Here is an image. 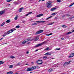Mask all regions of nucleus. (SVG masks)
Returning a JSON list of instances; mask_svg holds the SVG:
<instances>
[{
    "label": "nucleus",
    "instance_id": "48",
    "mask_svg": "<svg viewBox=\"0 0 74 74\" xmlns=\"http://www.w3.org/2000/svg\"><path fill=\"white\" fill-rule=\"evenodd\" d=\"M61 39L62 40H63L64 39L63 38H61Z\"/></svg>",
    "mask_w": 74,
    "mask_h": 74
},
{
    "label": "nucleus",
    "instance_id": "38",
    "mask_svg": "<svg viewBox=\"0 0 74 74\" xmlns=\"http://www.w3.org/2000/svg\"><path fill=\"white\" fill-rule=\"evenodd\" d=\"M52 17V16H51L50 17H48V18H46V19H47V20H48V19H49V18H51Z\"/></svg>",
    "mask_w": 74,
    "mask_h": 74
},
{
    "label": "nucleus",
    "instance_id": "43",
    "mask_svg": "<svg viewBox=\"0 0 74 74\" xmlns=\"http://www.w3.org/2000/svg\"><path fill=\"white\" fill-rule=\"evenodd\" d=\"M57 2H60L61 1L60 0H57Z\"/></svg>",
    "mask_w": 74,
    "mask_h": 74
},
{
    "label": "nucleus",
    "instance_id": "2",
    "mask_svg": "<svg viewBox=\"0 0 74 74\" xmlns=\"http://www.w3.org/2000/svg\"><path fill=\"white\" fill-rule=\"evenodd\" d=\"M36 68V66H33L32 67V68H28L27 69V71H32L34 69H35Z\"/></svg>",
    "mask_w": 74,
    "mask_h": 74
},
{
    "label": "nucleus",
    "instance_id": "10",
    "mask_svg": "<svg viewBox=\"0 0 74 74\" xmlns=\"http://www.w3.org/2000/svg\"><path fill=\"white\" fill-rule=\"evenodd\" d=\"M45 55L46 56H47L48 55L51 56V53H49V52H47L45 54Z\"/></svg>",
    "mask_w": 74,
    "mask_h": 74
},
{
    "label": "nucleus",
    "instance_id": "63",
    "mask_svg": "<svg viewBox=\"0 0 74 74\" xmlns=\"http://www.w3.org/2000/svg\"><path fill=\"white\" fill-rule=\"evenodd\" d=\"M25 18V17H23L22 18Z\"/></svg>",
    "mask_w": 74,
    "mask_h": 74
},
{
    "label": "nucleus",
    "instance_id": "21",
    "mask_svg": "<svg viewBox=\"0 0 74 74\" xmlns=\"http://www.w3.org/2000/svg\"><path fill=\"white\" fill-rule=\"evenodd\" d=\"M28 42L27 41H24L22 42V43L23 44H25V43H26V42Z\"/></svg>",
    "mask_w": 74,
    "mask_h": 74
},
{
    "label": "nucleus",
    "instance_id": "54",
    "mask_svg": "<svg viewBox=\"0 0 74 74\" xmlns=\"http://www.w3.org/2000/svg\"><path fill=\"white\" fill-rule=\"evenodd\" d=\"M71 54H72V55H73V56H74V53H71Z\"/></svg>",
    "mask_w": 74,
    "mask_h": 74
},
{
    "label": "nucleus",
    "instance_id": "7",
    "mask_svg": "<svg viewBox=\"0 0 74 74\" xmlns=\"http://www.w3.org/2000/svg\"><path fill=\"white\" fill-rule=\"evenodd\" d=\"M71 62V61H69L68 62H66L64 64L63 66H64L67 65H68Z\"/></svg>",
    "mask_w": 74,
    "mask_h": 74
},
{
    "label": "nucleus",
    "instance_id": "57",
    "mask_svg": "<svg viewBox=\"0 0 74 74\" xmlns=\"http://www.w3.org/2000/svg\"><path fill=\"white\" fill-rule=\"evenodd\" d=\"M52 60H54V59H55V58H52Z\"/></svg>",
    "mask_w": 74,
    "mask_h": 74
},
{
    "label": "nucleus",
    "instance_id": "6",
    "mask_svg": "<svg viewBox=\"0 0 74 74\" xmlns=\"http://www.w3.org/2000/svg\"><path fill=\"white\" fill-rule=\"evenodd\" d=\"M37 63L39 65L42 64V60H39L37 61Z\"/></svg>",
    "mask_w": 74,
    "mask_h": 74
},
{
    "label": "nucleus",
    "instance_id": "53",
    "mask_svg": "<svg viewBox=\"0 0 74 74\" xmlns=\"http://www.w3.org/2000/svg\"><path fill=\"white\" fill-rule=\"evenodd\" d=\"M52 34H53L52 33H51L50 34H49V35H52Z\"/></svg>",
    "mask_w": 74,
    "mask_h": 74
},
{
    "label": "nucleus",
    "instance_id": "49",
    "mask_svg": "<svg viewBox=\"0 0 74 74\" xmlns=\"http://www.w3.org/2000/svg\"><path fill=\"white\" fill-rule=\"evenodd\" d=\"M65 16H64H64H62V18H64V17H65Z\"/></svg>",
    "mask_w": 74,
    "mask_h": 74
},
{
    "label": "nucleus",
    "instance_id": "30",
    "mask_svg": "<svg viewBox=\"0 0 74 74\" xmlns=\"http://www.w3.org/2000/svg\"><path fill=\"white\" fill-rule=\"evenodd\" d=\"M60 48H56L55 49V50L57 51V50H60Z\"/></svg>",
    "mask_w": 74,
    "mask_h": 74
},
{
    "label": "nucleus",
    "instance_id": "41",
    "mask_svg": "<svg viewBox=\"0 0 74 74\" xmlns=\"http://www.w3.org/2000/svg\"><path fill=\"white\" fill-rule=\"evenodd\" d=\"M73 4L71 3V5L69 6V7H71V6H72Z\"/></svg>",
    "mask_w": 74,
    "mask_h": 74
},
{
    "label": "nucleus",
    "instance_id": "62",
    "mask_svg": "<svg viewBox=\"0 0 74 74\" xmlns=\"http://www.w3.org/2000/svg\"><path fill=\"white\" fill-rule=\"evenodd\" d=\"M16 4H17V5H18V3H16Z\"/></svg>",
    "mask_w": 74,
    "mask_h": 74
},
{
    "label": "nucleus",
    "instance_id": "34",
    "mask_svg": "<svg viewBox=\"0 0 74 74\" xmlns=\"http://www.w3.org/2000/svg\"><path fill=\"white\" fill-rule=\"evenodd\" d=\"M45 22V21H40V23H44Z\"/></svg>",
    "mask_w": 74,
    "mask_h": 74
},
{
    "label": "nucleus",
    "instance_id": "64",
    "mask_svg": "<svg viewBox=\"0 0 74 74\" xmlns=\"http://www.w3.org/2000/svg\"><path fill=\"white\" fill-rule=\"evenodd\" d=\"M7 44V43H4V44Z\"/></svg>",
    "mask_w": 74,
    "mask_h": 74
},
{
    "label": "nucleus",
    "instance_id": "44",
    "mask_svg": "<svg viewBox=\"0 0 74 74\" xmlns=\"http://www.w3.org/2000/svg\"><path fill=\"white\" fill-rule=\"evenodd\" d=\"M70 56H72V57H73V56H73V55L72 54H71Z\"/></svg>",
    "mask_w": 74,
    "mask_h": 74
},
{
    "label": "nucleus",
    "instance_id": "8",
    "mask_svg": "<svg viewBox=\"0 0 74 74\" xmlns=\"http://www.w3.org/2000/svg\"><path fill=\"white\" fill-rule=\"evenodd\" d=\"M43 15V14H38V15H37V16H36V17H40L42 16Z\"/></svg>",
    "mask_w": 74,
    "mask_h": 74
},
{
    "label": "nucleus",
    "instance_id": "22",
    "mask_svg": "<svg viewBox=\"0 0 74 74\" xmlns=\"http://www.w3.org/2000/svg\"><path fill=\"white\" fill-rule=\"evenodd\" d=\"M21 64V63L20 62H19L17 64H16V66H18L19 65H20Z\"/></svg>",
    "mask_w": 74,
    "mask_h": 74
},
{
    "label": "nucleus",
    "instance_id": "33",
    "mask_svg": "<svg viewBox=\"0 0 74 74\" xmlns=\"http://www.w3.org/2000/svg\"><path fill=\"white\" fill-rule=\"evenodd\" d=\"M71 15H70L69 14H66V16H71Z\"/></svg>",
    "mask_w": 74,
    "mask_h": 74
},
{
    "label": "nucleus",
    "instance_id": "50",
    "mask_svg": "<svg viewBox=\"0 0 74 74\" xmlns=\"http://www.w3.org/2000/svg\"><path fill=\"white\" fill-rule=\"evenodd\" d=\"M38 50H39V49L36 50H35V52H37V51Z\"/></svg>",
    "mask_w": 74,
    "mask_h": 74
},
{
    "label": "nucleus",
    "instance_id": "25",
    "mask_svg": "<svg viewBox=\"0 0 74 74\" xmlns=\"http://www.w3.org/2000/svg\"><path fill=\"white\" fill-rule=\"evenodd\" d=\"M5 23V22H3V23L1 25V26H3L4 25Z\"/></svg>",
    "mask_w": 74,
    "mask_h": 74
},
{
    "label": "nucleus",
    "instance_id": "9",
    "mask_svg": "<svg viewBox=\"0 0 74 74\" xmlns=\"http://www.w3.org/2000/svg\"><path fill=\"white\" fill-rule=\"evenodd\" d=\"M56 8H51V11H55V10H56Z\"/></svg>",
    "mask_w": 74,
    "mask_h": 74
},
{
    "label": "nucleus",
    "instance_id": "13",
    "mask_svg": "<svg viewBox=\"0 0 74 74\" xmlns=\"http://www.w3.org/2000/svg\"><path fill=\"white\" fill-rule=\"evenodd\" d=\"M24 9L23 8H20L18 10L19 12H21V11H22V9Z\"/></svg>",
    "mask_w": 74,
    "mask_h": 74
},
{
    "label": "nucleus",
    "instance_id": "29",
    "mask_svg": "<svg viewBox=\"0 0 74 74\" xmlns=\"http://www.w3.org/2000/svg\"><path fill=\"white\" fill-rule=\"evenodd\" d=\"M7 23H10V20H8L6 21Z\"/></svg>",
    "mask_w": 74,
    "mask_h": 74
},
{
    "label": "nucleus",
    "instance_id": "12",
    "mask_svg": "<svg viewBox=\"0 0 74 74\" xmlns=\"http://www.w3.org/2000/svg\"><path fill=\"white\" fill-rule=\"evenodd\" d=\"M34 40V39H31V38H29V39H27V41H32Z\"/></svg>",
    "mask_w": 74,
    "mask_h": 74
},
{
    "label": "nucleus",
    "instance_id": "27",
    "mask_svg": "<svg viewBox=\"0 0 74 74\" xmlns=\"http://www.w3.org/2000/svg\"><path fill=\"white\" fill-rule=\"evenodd\" d=\"M13 67V65H10V69L12 68Z\"/></svg>",
    "mask_w": 74,
    "mask_h": 74
},
{
    "label": "nucleus",
    "instance_id": "52",
    "mask_svg": "<svg viewBox=\"0 0 74 74\" xmlns=\"http://www.w3.org/2000/svg\"><path fill=\"white\" fill-rule=\"evenodd\" d=\"M3 39V38H1L0 39V41L1 40Z\"/></svg>",
    "mask_w": 74,
    "mask_h": 74
},
{
    "label": "nucleus",
    "instance_id": "15",
    "mask_svg": "<svg viewBox=\"0 0 74 74\" xmlns=\"http://www.w3.org/2000/svg\"><path fill=\"white\" fill-rule=\"evenodd\" d=\"M38 40H39V37H35V41H37Z\"/></svg>",
    "mask_w": 74,
    "mask_h": 74
},
{
    "label": "nucleus",
    "instance_id": "24",
    "mask_svg": "<svg viewBox=\"0 0 74 74\" xmlns=\"http://www.w3.org/2000/svg\"><path fill=\"white\" fill-rule=\"evenodd\" d=\"M20 26L19 25H17L16 26V28H20Z\"/></svg>",
    "mask_w": 74,
    "mask_h": 74
},
{
    "label": "nucleus",
    "instance_id": "23",
    "mask_svg": "<svg viewBox=\"0 0 74 74\" xmlns=\"http://www.w3.org/2000/svg\"><path fill=\"white\" fill-rule=\"evenodd\" d=\"M3 63H4V62H3V61H0V65H1L3 64Z\"/></svg>",
    "mask_w": 74,
    "mask_h": 74
},
{
    "label": "nucleus",
    "instance_id": "42",
    "mask_svg": "<svg viewBox=\"0 0 74 74\" xmlns=\"http://www.w3.org/2000/svg\"><path fill=\"white\" fill-rule=\"evenodd\" d=\"M73 57V56H71V55L68 57L69 58H72Z\"/></svg>",
    "mask_w": 74,
    "mask_h": 74
},
{
    "label": "nucleus",
    "instance_id": "16",
    "mask_svg": "<svg viewBox=\"0 0 74 74\" xmlns=\"http://www.w3.org/2000/svg\"><path fill=\"white\" fill-rule=\"evenodd\" d=\"M18 17V15H16V16L15 17L14 20L15 21L17 19Z\"/></svg>",
    "mask_w": 74,
    "mask_h": 74
},
{
    "label": "nucleus",
    "instance_id": "28",
    "mask_svg": "<svg viewBox=\"0 0 74 74\" xmlns=\"http://www.w3.org/2000/svg\"><path fill=\"white\" fill-rule=\"evenodd\" d=\"M37 25V24L36 23H34L32 24V26H33V25Z\"/></svg>",
    "mask_w": 74,
    "mask_h": 74
},
{
    "label": "nucleus",
    "instance_id": "56",
    "mask_svg": "<svg viewBox=\"0 0 74 74\" xmlns=\"http://www.w3.org/2000/svg\"><path fill=\"white\" fill-rule=\"evenodd\" d=\"M72 32H74V29L73 30H72Z\"/></svg>",
    "mask_w": 74,
    "mask_h": 74
},
{
    "label": "nucleus",
    "instance_id": "26",
    "mask_svg": "<svg viewBox=\"0 0 74 74\" xmlns=\"http://www.w3.org/2000/svg\"><path fill=\"white\" fill-rule=\"evenodd\" d=\"M57 13H52V14H51L52 15H55L56 14H57Z\"/></svg>",
    "mask_w": 74,
    "mask_h": 74
},
{
    "label": "nucleus",
    "instance_id": "4",
    "mask_svg": "<svg viewBox=\"0 0 74 74\" xmlns=\"http://www.w3.org/2000/svg\"><path fill=\"white\" fill-rule=\"evenodd\" d=\"M10 34V30H8V32H5L3 35V37H5L7 35H8L9 34Z\"/></svg>",
    "mask_w": 74,
    "mask_h": 74
},
{
    "label": "nucleus",
    "instance_id": "17",
    "mask_svg": "<svg viewBox=\"0 0 74 74\" xmlns=\"http://www.w3.org/2000/svg\"><path fill=\"white\" fill-rule=\"evenodd\" d=\"M53 71V69H49V70H48V72H51L52 71Z\"/></svg>",
    "mask_w": 74,
    "mask_h": 74
},
{
    "label": "nucleus",
    "instance_id": "58",
    "mask_svg": "<svg viewBox=\"0 0 74 74\" xmlns=\"http://www.w3.org/2000/svg\"><path fill=\"white\" fill-rule=\"evenodd\" d=\"M25 65H29V64H25Z\"/></svg>",
    "mask_w": 74,
    "mask_h": 74
},
{
    "label": "nucleus",
    "instance_id": "47",
    "mask_svg": "<svg viewBox=\"0 0 74 74\" xmlns=\"http://www.w3.org/2000/svg\"><path fill=\"white\" fill-rule=\"evenodd\" d=\"M7 74H10V72H8L7 73Z\"/></svg>",
    "mask_w": 74,
    "mask_h": 74
},
{
    "label": "nucleus",
    "instance_id": "18",
    "mask_svg": "<svg viewBox=\"0 0 74 74\" xmlns=\"http://www.w3.org/2000/svg\"><path fill=\"white\" fill-rule=\"evenodd\" d=\"M55 23V22H53L52 23H49L47 24V25H53V23Z\"/></svg>",
    "mask_w": 74,
    "mask_h": 74
},
{
    "label": "nucleus",
    "instance_id": "35",
    "mask_svg": "<svg viewBox=\"0 0 74 74\" xmlns=\"http://www.w3.org/2000/svg\"><path fill=\"white\" fill-rule=\"evenodd\" d=\"M73 18H74V16L73 17H71L70 18H69V19H72Z\"/></svg>",
    "mask_w": 74,
    "mask_h": 74
},
{
    "label": "nucleus",
    "instance_id": "5",
    "mask_svg": "<svg viewBox=\"0 0 74 74\" xmlns=\"http://www.w3.org/2000/svg\"><path fill=\"white\" fill-rule=\"evenodd\" d=\"M43 32V30H40L38 31L37 32L35 33V35H37L41 33H42Z\"/></svg>",
    "mask_w": 74,
    "mask_h": 74
},
{
    "label": "nucleus",
    "instance_id": "31",
    "mask_svg": "<svg viewBox=\"0 0 74 74\" xmlns=\"http://www.w3.org/2000/svg\"><path fill=\"white\" fill-rule=\"evenodd\" d=\"M71 33V32H68L67 33V34H70Z\"/></svg>",
    "mask_w": 74,
    "mask_h": 74
},
{
    "label": "nucleus",
    "instance_id": "45",
    "mask_svg": "<svg viewBox=\"0 0 74 74\" xmlns=\"http://www.w3.org/2000/svg\"><path fill=\"white\" fill-rule=\"evenodd\" d=\"M10 2V0H7V2Z\"/></svg>",
    "mask_w": 74,
    "mask_h": 74
},
{
    "label": "nucleus",
    "instance_id": "37",
    "mask_svg": "<svg viewBox=\"0 0 74 74\" xmlns=\"http://www.w3.org/2000/svg\"><path fill=\"white\" fill-rule=\"evenodd\" d=\"M13 74V72L12 71H10V74Z\"/></svg>",
    "mask_w": 74,
    "mask_h": 74
},
{
    "label": "nucleus",
    "instance_id": "61",
    "mask_svg": "<svg viewBox=\"0 0 74 74\" xmlns=\"http://www.w3.org/2000/svg\"><path fill=\"white\" fill-rule=\"evenodd\" d=\"M14 30H16V29H14Z\"/></svg>",
    "mask_w": 74,
    "mask_h": 74
},
{
    "label": "nucleus",
    "instance_id": "55",
    "mask_svg": "<svg viewBox=\"0 0 74 74\" xmlns=\"http://www.w3.org/2000/svg\"><path fill=\"white\" fill-rule=\"evenodd\" d=\"M22 22H23V23H25V21H23Z\"/></svg>",
    "mask_w": 74,
    "mask_h": 74
},
{
    "label": "nucleus",
    "instance_id": "59",
    "mask_svg": "<svg viewBox=\"0 0 74 74\" xmlns=\"http://www.w3.org/2000/svg\"><path fill=\"white\" fill-rule=\"evenodd\" d=\"M42 1V0H39V1L40 2V1Z\"/></svg>",
    "mask_w": 74,
    "mask_h": 74
},
{
    "label": "nucleus",
    "instance_id": "46",
    "mask_svg": "<svg viewBox=\"0 0 74 74\" xmlns=\"http://www.w3.org/2000/svg\"><path fill=\"white\" fill-rule=\"evenodd\" d=\"M46 36H49L50 35L49 34H47L46 35Z\"/></svg>",
    "mask_w": 74,
    "mask_h": 74
},
{
    "label": "nucleus",
    "instance_id": "36",
    "mask_svg": "<svg viewBox=\"0 0 74 74\" xmlns=\"http://www.w3.org/2000/svg\"><path fill=\"white\" fill-rule=\"evenodd\" d=\"M14 58H15V57H14V56H12L11 57H10V58H11L12 59H13Z\"/></svg>",
    "mask_w": 74,
    "mask_h": 74
},
{
    "label": "nucleus",
    "instance_id": "20",
    "mask_svg": "<svg viewBox=\"0 0 74 74\" xmlns=\"http://www.w3.org/2000/svg\"><path fill=\"white\" fill-rule=\"evenodd\" d=\"M47 58V56H44L43 58V59L44 60H46Z\"/></svg>",
    "mask_w": 74,
    "mask_h": 74
},
{
    "label": "nucleus",
    "instance_id": "1",
    "mask_svg": "<svg viewBox=\"0 0 74 74\" xmlns=\"http://www.w3.org/2000/svg\"><path fill=\"white\" fill-rule=\"evenodd\" d=\"M47 8H51L52 6V2L51 1H48L47 4Z\"/></svg>",
    "mask_w": 74,
    "mask_h": 74
},
{
    "label": "nucleus",
    "instance_id": "51",
    "mask_svg": "<svg viewBox=\"0 0 74 74\" xmlns=\"http://www.w3.org/2000/svg\"><path fill=\"white\" fill-rule=\"evenodd\" d=\"M29 53V52L28 51H27V52H26L27 54H28Z\"/></svg>",
    "mask_w": 74,
    "mask_h": 74
},
{
    "label": "nucleus",
    "instance_id": "11",
    "mask_svg": "<svg viewBox=\"0 0 74 74\" xmlns=\"http://www.w3.org/2000/svg\"><path fill=\"white\" fill-rule=\"evenodd\" d=\"M5 12V11H3L1 12H0V16L2 15V14H3Z\"/></svg>",
    "mask_w": 74,
    "mask_h": 74
},
{
    "label": "nucleus",
    "instance_id": "32",
    "mask_svg": "<svg viewBox=\"0 0 74 74\" xmlns=\"http://www.w3.org/2000/svg\"><path fill=\"white\" fill-rule=\"evenodd\" d=\"M49 50V47H47L46 49H45L44 50L46 51V50Z\"/></svg>",
    "mask_w": 74,
    "mask_h": 74
},
{
    "label": "nucleus",
    "instance_id": "3",
    "mask_svg": "<svg viewBox=\"0 0 74 74\" xmlns=\"http://www.w3.org/2000/svg\"><path fill=\"white\" fill-rule=\"evenodd\" d=\"M46 41H44V42H43L42 43H40V44H38V45H36L35 46V47H38L39 46H41L42 45L44 44H45L46 43Z\"/></svg>",
    "mask_w": 74,
    "mask_h": 74
},
{
    "label": "nucleus",
    "instance_id": "19",
    "mask_svg": "<svg viewBox=\"0 0 74 74\" xmlns=\"http://www.w3.org/2000/svg\"><path fill=\"white\" fill-rule=\"evenodd\" d=\"M32 12H29V13L27 14L26 15V16H27L29 15V14H31Z\"/></svg>",
    "mask_w": 74,
    "mask_h": 74
},
{
    "label": "nucleus",
    "instance_id": "60",
    "mask_svg": "<svg viewBox=\"0 0 74 74\" xmlns=\"http://www.w3.org/2000/svg\"><path fill=\"white\" fill-rule=\"evenodd\" d=\"M34 63V62H32V64H33Z\"/></svg>",
    "mask_w": 74,
    "mask_h": 74
},
{
    "label": "nucleus",
    "instance_id": "14",
    "mask_svg": "<svg viewBox=\"0 0 74 74\" xmlns=\"http://www.w3.org/2000/svg\"><path fill=\"white\" fill-rule=\"evenodd\" d=\"M14 31V30L12 29H11L10 30V34H11V33L13 32Z\"/></svg>",
    "mask_w": 74,
    "mask_h": 74
},
{
    "label": "nucleus",
    "instance_id": "40",
    "mask_svg": "<svg viewBox=\"0 0 74 74\" xmlns=\"http://www.w3.org/2000/svg\"><path fill=\"white\" fill-rule=\"evenodd\" d=\"M36 23H40V21H36Z\"/></svg>",
    "mask_w": 74,
    "mask_h": 74
},
{
    "label": "nucleus",
    "instance_id": "39",
    "mask_svg": "<svg viewBox=\"0 0 74 74\" xmlns=\"http://www.w3.org/2000/svg\"><path fill=\"white\" fill-rule=\"evenodd\" d=\"M62 27L63 28H66V26H65V25H62Z\"/></svg>",
    "mask_w": 74,
    "mask_h": 74
}]
</instances>
